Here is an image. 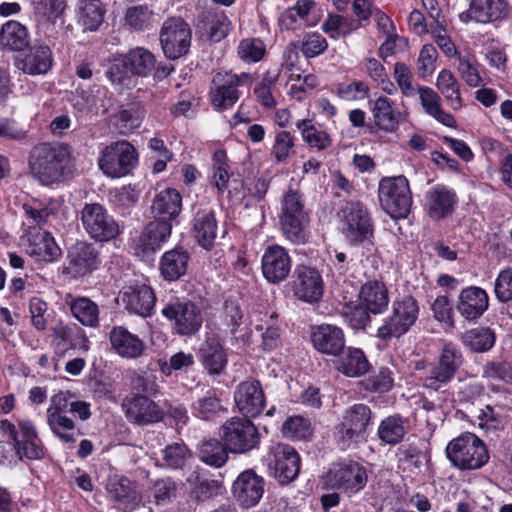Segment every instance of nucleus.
<instances>
[{
    "instance_id": "338daca9",
    "label": "nucleus",
    "mask_w": 512,
    "mask_h": 512,
    "mask_svg": "<svg viewBox=\"0 0 512 512\" xmlns=\"http://www.w3.org/2000/svg\"><path fill=\"white\" fill-rule=\"evenodd\" d=\"M457 70L461 78L471 87H478L482 83V78L475 65V62L465 56L458 55Z\"/></svg>"
},
{
    "instance_id": "c756f323",
    "label": "nucleus",
    "mask_w": 512,
    "mask_h": 512,
    "mask_svg": "<svg viewBox=\"0 0 512 512\" xmlns=\"http://www.w3.org/2000/svg\"><path fill=\"white\" fill-rule=\"evenodd\" d=\"M145 114L144 105L133 101L119 107L111 117L112 125L120 134L126 135L141 126Z\"/></svg>"
},
{
    "instance_id": "c9c22d12",
    "label": "nucleus",
    "mask_w": 512,
    "mask_h": 512,
    "mask_svg": "<svg viewBox=\"0 0 512 512\" xmlns=\"http://www.w3.org/2000/svg\"><path fill=\"white\" fill-rule=\"evenodd\" d=\"M193 235L205 249L214 245L217 236V220L212 210H201L194 218Z\"/></svg>"
},
{
    "instance_id": "49530a36",
    "label": "nucleus",
    "mask_w": 512,
    "mask_h": 512,
    "mask_svg": "<svg viewBox=\"0 0 512 512\" xmlns=\"http://www.w3.org/2000/svg\"><path fill=\"white\" fill-rule=\"evenodd\" d=\"M436 87L452 109L458 110L463 106L460 85L450 70L443 69L439 72Z\"/></svg>"
},
{
    "instance_id": "0eeeda50",
    "label": "nucleus",
    "mask_w": 512,
    "mask_h": 512,
    "mask_svg": "<svg viewBox=\"0 0 512 512\" xmlns=\"http://www.w3.org/2000/svg\"><path fill=\"white\" fill-rule=\"evenodd\" d=\"M419 314V306L412 296L405 295L392 304L391 315L378 329V337L389 340L407 333L415 324Z\"/></svg>"
},
{
    "instance_id": "1a4fd4ad",
    "label": "nucleus",
    "mask_w": 512,
    "mask_h": 512,
    "mask_svg": "<svg viewBox=\"0 0 512 512\" xmlns=\"http://www.w3.org/2000/svg\"><path fill=\"white\" fill-rule=\"evenodd\" d=\"M137 152L127 141H118L106 146L99 159L103 173L112 178L127 175L137 164Z\"/></svg>"
},
{
    "instance_id": "ea45409f",
    "label": "nucleus",
    "mask_w": 512,
    "mask_h": 512,
    "mask_svg": "<svg viewBox=\"0 0 512 512\" xmlns=\"http://www.w3.org/2000/svg\"><path fill=\"white\" fill-rule=\"evenodd\" d=\"M52 53L48 46L32 47L19 64V68L30 75L47 73L52 66Z\"/></svg>"
},
{
    "instance_id": "7c9ffc66",
    "label": "nucleus",
    "mask_w": 512,
    "mask_h": 512,
    "mask_svg": "<svg viewBox=\"0 0 512 512\" xmlns=\"http://www.w3.org/2000/svg\"><path fill=\"white\" fill-rule=\"evenodd\" d=\"M509 7L506 0H472L468 16L480 23H488L505 18Z\"/></svg>"
},
{
    "instance_id": "680f3d73",
    "label": "nucleus",
    "mask_w": 512,
    "mask_h": 512,
    "mask_svg": "<svg viewBox=\"0 0 512 512\" xmlns=\"http://www.w3.org/2000/svg\"><path fill=\"white\" fill-rule=\"evenodd\" d=\"M237 52L244 62L256 63L264 57L266 48L260 39L248 38L239 43Z\"/></svg>"
},
{
    "instance_id": "6ab92c4d",
    "label": "nucleus",
    "mask_w": 512,
    "mask_h": 512,
    "mask_svg": "<svg viewBox=\"0 0 512 512\" xmlns=\"http://www.w3.org/2000/svg\"><path fill=\"white\" fill-rule=\"evenodd\" d=\"M172 224L168 221H151L134 240L135 254L146 257L158 250L171 235Z\"/></svg>"
},
{
    "instance_id": "3c124183",
    "label": "nucleus",
    "mask_w": 512,
    "mask_h": 512,
    "mask_svg": "<svg viewBox=\"0 0 512 512\" xmlns=\"http://www.w3.org/2000/svg\"><path fill=\"white\" fill-rule=\"evenodd\" d=\"M303 140L311 147L319 151L326 150L332 145L331 136L322 130H318L311 120H299L296 123Z\"/></svg>"
},
{
    "instance_id": "39448f33",
    "label": "nucleus",
    "mask_w": 512,
    "mask_h": 512,
    "mask_svg": "<svg viewBox=\"0 0 512 512\" xmlns=\"http://www.w3.org/2000/svg\"><path fill=\"white\" fill-rule=\"evenodd\" d=\"M250 82L249 73L217 72L211 82L210 98L213 107L224 111L234 106L243 94V88Z\"/></svg>"
},
{
    "instance_id": "79ce46f5",
    "label": "nucleus",
    "mask_w": 512,
    "mask_h": 512,
    "mask_svg": "<svg viewBox=\"0 0 512 512\" xmlns=\"http://www.w3.org/2000/svg\"><path fill=\"white\" fill-rule=\"evenodd\" d=\"M416 93L419 94L421 105L428 115L445 126H455L454 117L441 108L440 97L432 88L419 86Z\"/></svg>"
},
{
    "instance_id": "c85d7f7f",
    "label": "nucleus",
    "mask_w": 512,
    "mask_h": 512,
    "mask_svg": "<svg viewBox=\"0 0 512 512\" xmlns=\"http://www.w3.org/2000/svg\"><path fill=\"white\" fill-rule=\"evenodd\" d=\"M182 197L176 189L157 193L152 201L151 213L155 220L172 222L181 212Z\"/></svg>"
},
{
    "instance_id": "4be33fe9",
    "label": "nucleus",
    "mask_w": 512,
    "mask_h": 512,
    "mask_svg": "<svg viewBox=\"0 0 512 512\" xmlns=\"http://www.w3.org/2000/svg\"><path fill=\"white\" fill-rule=\"evenodd\" d=\"M119 297L130 313L142 317L152 314L156 302L152 288L147 285L127 286L120 292Z\"/></svg>"
},
{
    "instance_id": "58836bf2",
    "label": "nucleus",
    "mask_w": 512,
    "mask_h": 512,
    "mask_svg": "<svg viewBox=\"0 0 512 512\" xmlns=\"http://www.w3.org/2000/svg\"><path fill=\"white\" fill-rule=\"evenodd\" d=\"M123 56L132 76L148 77L156 67L154 54L144 47L130 49Z\"/></svg>"
},
{
    "instance_id": "a19ab883",
    "label": "nucleus",
    "mask_w": 512,
    "mask_h": 512,
    "mask_svg": "<svg viewBox=\"0 0 512 512\" xmlns=\"http://www.w3.org/2000/svg\"><path fill=\"white\" fill-rule=\"evenodd\" d=\"M29 44L28 31L17 21L6 22L0 30V46L8 51H22Z\"/></svg>"
},
{
    "instance_id": "c03bdc74",
    "label": "nucleus",
    "mask_w": 512,
    "mask_h": 512,
    "mask_svg": "<svg viewBox=\"0 0 512 512\" xmlns=\"http://www.w3.org/2000/svg\"><path fill=\"white\" fill-rule=\"evenodd\" d=\"M372 114L375 125L386 132H393L399 125L400 113L393 108V103L386 97H378L373 105Z\"/></svg>"
},
{
    "instance_id": "aec40b11",
    "label": "nucleus",
    "mask_w": 512,
    "mask_h": 512,
    "mask_svg": "<svg viewBox=\"0 0 512 512\" xmlns=\"http://www.w3.org/2000/svg\"><path fill=\"white\" fill-rule=\"evenodd\" d=\"M264 277L270 283H280L287 278L291 270V259L286 250L277 244L268 246L261 260Z\"/></svg>"
},
{
    "instance_id": "69168bd1",
    "label": "nucleus",
    "mask_w": 512,
    "mask_h": 512,
    "mask_svg": "<svg viewBox=\"0 0 512 512\" xmlns=\"http://www.w3.org/2000/svg\"><path fill=\"white\" fill-rule=\"evenodd\" d=\"M437 56V50L432 44H425L422 47L417 60V72L419 77L426 78L434 72Z\"/></svg>"
},
{
    "instance_id": "052dcab7",
    "label": "nucleus",
    "mask_w": 512,
    "mask_h": 512,
    "mask_svg": "<svg viewBox=\"0 0 512 512\" xmlns=\"http://www.w3.org/2000/svg\"><path fill=\"white\" fill-rule=\"evenodd\" d=\"M369 310L359 303L345 304L341 315L353 329H364L370 322Z\"/></svg>"
},
{
    "instance_id": "a18cd8bd",
    "label": "nucleus",
    "mask_w": 512,
    "mask_h": 512,
    "mask_svg": "<svg viewBox=\"0 0 512 512\" xmlns=\"http://www.w3.org/2000/svg\"><path fill=\"white\" fill-rule=\"evenodd\" d=\"M337 370L348 377H359L369 370V363L362 350L349 347L339 359Z\"/></svg>"
},
{
    "instance_id": "4468645a",
    "label": "nucleus",
    "mask_w": 512,
    "mask_h": 512,
    "mask_svg": "<svg viewBox=\"0 0 512 512\" xmlns=\"http://www.w3.org/2000/svg\"><path fill=\"white\" fill-rule=\"evenodd\" d=\"M372 412L365 404H355L345 411L339 425V440L343 447L363 437L371 421Z\"/></svg>"
},
{
    "instance_id": "774afa93",
    "label": "nucleus",
    "mask_w": 512,
    "mask_h": 512,
    "mask_svg": "<svg viewBox=\"0 0 512 512\" xmlns=\"http://www.w3.org/2000/svg\"><path fill=\"white\" fill-rule=\"evenodd\" d=\"M496 298L500 302L512 300V268L502 270L496 278L494 285Z\"/></svg>"
},
{
    "instance_id": "603ef678",
    "label": "nucleus",
    "mask_w": 512,
    "mask_h": 512,
    "mask_svg": "<svg viewBox=\"0 0 512 512\" xmlns=\"http://www.w3.org/2000/svg\"><path fill=\"white\" fill-rule=\"evenodd\" d=\"M228 448L216 439L203 442L199 450L200 459L212 467H222L228 460Z\"/></svg>"
},
{
    "instance_id": "de8ad7c7",
    "label": "nucleus",
    "mask_w": 512,
    "mask_h": 512,
    "mask_svg": "<svg viewBox=\"0 0 512 512\" xmlns=\"http://www.w3.org/2000/svg\"><path fill=\"white\" fill-rule=\"evenodd\" d=\"M407 432V422L398 415L385 418L378 427L379 439L389 445L401 442Z\"/></svg>"
},
{
    "instance_id": "f3484780",
    "label": "nucleus",
    "mask_w": 512,
    "mask_h": 512,
    "mask_svg": "<svg viewBox=\"0 0 512 512\" xmlns=\"http://www.w3.org/2000/svg\"><path fill=\"white\" fill-rule=\"evenodd\" d=\"M235 404L245 417L258 416L265 407V396L258 380L241 382L234 393Z\"/></svg>"
},
{
    "instance_id": "ddd939ff",
    "label": "nucleus",
    "mask_w": 512,
    "mask_h": 512,
    "mask_svg": "<svg viewBox=\"0 0 512 512\" xmlns=\"http://www.w3.org/2000/svg\"><path fill=\"white\" fill-rule=\"evenodd\" d=\"M268 465L278 483L288 484L300 472V456L293 447L277 444L271 449Z\"/></svg>"
},
{
    "instance_id": "864d4df0",
    "label": "nucleus",
    "mask_w": 512,
    "mask_h": 512,
    "mask_svg": "<svg viewBox=\"0 0 512 512\" xmlns=\"http://www.w3.org/2000/svg\"><path fill=\"white\" fill-rule=\"evenodd\" d=\"M206 30L213 42H219L230 32L231 21L223 11H209L206 15Z\"/></svg>"
},
{
    "instance_id": "4c0bfd02",
    "label": "nucleus",
    "mask_w": 512,
    "mask_h": 512,
    "mask_svg": "<svg viewBox=\"0 0 512 512\" xmlns=\"http://www.w3.org/2000/svg\"><path fill=\"white\" fill-rule=\"evenodd\" d=\"M360 299L367 309L374 313H382L388 306L389 297L383 282L373 280L365 283L360 291Z\"/></svg>"
},
{
    "instance_id": "6e6d98bb",
    "label": "nucleus",
    "mask_w": 512,
    "mask_h": 512,
    "mask_svg": "<svg viewBox=\"0 0 512 512\" xmlns=\"http://www.w3.org/2000/svg\"><path fill=\"white\" fill-rule=\"evenodd\" d=\"M47 423L52 432L64 443H74L75 424L66 414L47 415Z\"/></svg>"
},
{
    "instance_id": "423d86ee",
    "label": "nucleus",
    "mask_w": 512,
    "mask_h": 512,
    "mask_svg": "<svg viewBox=\"0 0 512 512\" xmlns=\"http://www.w3.org/2000/svg\"><path fill=\"white\" fill-rule=\"evenodd\" d=\"M342 232L351 244L367 243L372 245L373 224L371 217L360 202H347L339 212Z\"/></svg>"
},
{
    "instance_id": "4d7b16f0",
    "label": "nucleus",
    "mask_w": 512,
    "mask_h": 512,
    "mask_svg": "<svg viewBox=\"0 0 512 512\" xmlns=\"http://www.w3.org/2000/svg\"><path fill=\"white\" fill-rule=\"evenodd\" d=\"M221 403L214 390H207L192 404L193 413L202 419H210L221 410Z\"/></svg>"
},
{
    "instance_id": "8fccbe9b",
    "label": "nucleus",
    "mask_w": 512,
    "mask_h": 512,
    "mask_svg": "<svg viewBox=\"0 0 512 512\" xmlns=\"http://www.w3.org/2000/svg\"><path fill=\"white\" fill-rule=\"evenodd\" d=\"M104 9L99 0L86 1L78 13V25L83 32L97 31L103 23Z\"/></svg>"
},
{
    "instance_id": "9b49d317",
    "label": "nucleus",
    "mask_w": 512,
    "mask_h": 512,
    "mask_svg": "<svg viewBox=\"0 0 512 512\" xmlns=\"http://www.w3.org/2000/svg\"><path fill=\"white\" fill-rule=\"evenodd\" d=\"M162 314L173 322L175 331L182 336L196 334L203 324V312L190 300H177L162 309Z\"/></svg>"
},
{
    "instance_id": "6e6552de",
    "label": "nucleus",
    "mask_w": 512,
    "mask_h": 512,
    "mask_svg": "<svg viewBox=\"0 0 512 512\" xmlns=\"http://www.w3.org/2000/svg\"><path fill=\"white\" fill-rule=\"evenodd\" d=\"M222 439L231 453L244 454L258 447L260 434L246 418L233 417L222 425Z\"/></svg>"
},
{
    "instance_id": "393cba45",
    "label": "nucleus",
    "mask_w": 512,
    "mask_h": 512,
    "mask_svg": "<svg viewBox=\"0 0 512 512\" xmlns=\"http://www.w3.org/2000/svg\"><path fill=\"white\" fill-rule=\"evenodd\" d=\"M457 203V196L452 189L437 184L426 193V209L428 216L436 221L450 216Z\"/></svg>"
},
{
    "instance_id": "e433bc0d",
    "label": "nucleus",
    "mask_w": 512,
    "mask_h": 512,
    "mask_svg": "<svg viewBox=\"0 0 512 512\" xmlns=\"http://www.w3.org/2000/svg\"><path fill=\"white\" fill-rule=\"evenodd\" d=\"M199 355L204 368L211 375H219L227 364V355L214 338H208L202 344Z\"/></svg>"
},
{
    "instance_id": "09e8293b",
    "label": "nucleus",
    "mask_w": 512,
    "mask_h": 512,
    "mask_svg": "<svg viewBox=\"0 0 512 512\" xmlns=\"http://www.w3.org/2000/svg\"><path fill=\"white\" fill-rule=\"evenodd\" d=\"M461 341L473 352H485L494 346L495 334L488 327L473 328L462 334Z\"/></svg>"
},
{
    "instance_id": "f257e3e1",
    "label": "nucleus",
    "mask_w": 512,
    "mask_h": 512,
    "mask_svg": "<svg viewBox=\"0 0 512 512\" xmlns=\"http://www.w3.org/2000/svg\"><path fill=\"white\" fill-rule=\"evenodd\" d=\"M28 167L33 178L41 184L59 183L72 173L71 150L64 143H39L29 152Z\"/></svg>"
},
{
    "instance_id": "2eb2a0df",
    "label": "nucleus",
    "mask_w": 512,
    "mask_h": 512,
    "mask_svg": "<svg viewBox=\"0 0 512 512\" xmlns=\"http://www.w3.org/2000/svg\"><path fill=\"white\" fill-rule=\"evenodd\" d=\"M327 480L332 486L349 494H355L362 490L367 481L366 469L357 462L339 464L327 474Z\"/></svg>"
},
{
    "instance_id": "f03ea898",
    "label": "nucleus",
    "mask_w": 512,
    "mask_h": 512,
    "mask_svg": "<svg viewBox=\"0 0 512 512\" xmlns=\"http://www.w3.org/2000/svg\"><path fill=\"white\" fill-rule=\"evenodd\" d=\"M446 456L460 470H476L485 465L489 454L483 441L473 433H463L446 447Z\"/></svg>"
},
{
    "instance_id": "7ed1b4c3",
    "label": "nucleus",
    "mask_w": 512,
    "mask_h": 512,
    "mask_svg": "<svg viewBox=\"0 0 512 512\" xmlns=\"http://www.w3.org/2000/svg\"><path fill=\"white\" fill-rule=\"evenodd\" d=\"M379 201L392 218H405L412 205L408 180L404 176L384 178L379 183Z\"/></svg>"
},
{
    "instance_id": "a878e982",
    "label": "nucleus",
    "mask_w": 512,
    "mask_h": 512,
    "mask_svg": "<svg viewBox=\"0 0 512 512\" xmlns=\"http://www.w3.org/2000/svg\"><path fill=\"white\" fill-rule=\"evenodd\" d=\"M311 340L314 348L322 354L338 356L345 347V336L341 328L323 324L313 328Z\"/></svg>"
},
{
    "instance_id": "0e129e2a",
    "label": "nucleus",
    "mask_w": 512,
    "mask_h": 512,
    "mask_svg": "<svg viewBox=\"0 0 512 512\" xmlns=\"http://www.w3.org/2000/svg\"><path fill=\"white\" fill-rule=\"evenodd\" d=\"M282 432L287 438L302 440L311 435V428L305 418L294 416L284 422Z\"/></svg>"
},
{
    "instance_id": "9d476101",
    "label": "nucleus",
    "mask_w": 512,
    "mask_h": 512,
    "mask_svg": "<svg viewBox=\"0 0 512 512\" xmlns=\"http://www.w3.org/2000/svg\"><path fill=\"white\" fill-rule=\"evenodd\" d=\"M81 222L87 234L99 242L110 241L120 232L117 222L98 203L85 204L81 211Z\"/></svg>"
},
{
    "instance_id": "bf43d9fd",
    "label": "nucleus",
    "mask_w": 512,
    "mask_h": 512,
    "mask_svg": "<svg viewBox=\"0 0 512 512\" xmlns=\"http://www.w3.org/2000/svg\"><path fill=\"white\" fill-rule=\"evenodd\" d=\"M455 376L440 364L431 365L423 378V386L432 391H440L452 381Z\"/></svg>"
},
{
    "instance_id": "2f4dec72",
    "label": "nucleus",
    "mask_w": 512,
    "mask_h": 512,
    "mask_svg": "<svg viewBox=\"0 0 512 512\" xmlns=\"http://www.w3.org/2000/svg\"><path fill=\"white\" fill-rule=\"evenodd\" d=\"M107 491L109 496L117 503V507L124 512H131L140 502L133 484L127 478H110Z\"/></svg>"
},
{
    "instance_id": "20e7f679",
    "label": "nucleus",
    "mask_w": 512,
    "mask_h": 512,
    "mask_svg": "<svg viewBox=\"0 0 512 512\" xmlns=\"http://www.w3.org/2000/svg\"><path fill=\"white\" fill-rule=\"evenodd\" d=\"M308 214L304 207L302 195L289 189L282 200L280 224L286 238L292 243H303L306 239L305 224Z\"/></svg>"
},
{
    "instance_id": "f704fd0d",
    "label": "nucleus",
    "mask_w": 512,
    "mask_h": 512,
    "mask_svg": "<svg viewBox=\"0 0 512 512\" xmlns=\"http://www.w3.org/2000/svg\"><path fill=\"white\" fill-rule=\"evenodd\" d=\"M189 254L183 248H175L164 253L160 261L162 276L169 281H175L186 274Z\"/></svg>"
},
{
    "instance_id": "72a5a7b5",
    "label": "nucleus",
    "mask_w": 512,
    "mask_h": 512,
    "mask_svg": "<svg viewBox=\"0 0 512 512\" xmlns=\"http://www.w3.org/2000/svg\"><path fill=\"white\" fill-rule=\"evenodd\" d=\"M65 304L73 317L82 325L87 327L98 326L99 308L95 302L87 297H73L68 294L65 298Z\"/></svg>"
},
{
    "instance_id": "dca6fc26",
    "label": "nucleus",
    "mask_w": 512,
    "mask_h": 512,
    "mask_svg": "<svg viewBox=\"0 0 512 512\" xmlns=\"http://www.w3.org/2000/svg\"><path fill=\"white\" fill-rule=\"evenodd\" d=\"M21 239L29 255L40 261L51 262L61 255L52 235L42 228L27 227Z\"/></svg>"
},
{
    "instance_id": "bb28decb",
    "label": "nucleus",
    "mask_w": 512,
    "mask_h": 512,
    "mask_svg": "<svg viewBox=\"0 0 512 512\" xmlns=\"http://www.w3.org/2000/svg\"><path fill=\"white\" fill-rule=\"evenodd\" d=\"M68 260V273L83 276L97 267L98 252L93 245L78 242L69 250Z\"/></svg>"
},
{
    "instance_id": "5fc2aeb1",
    "label": "nucleus",
    "mask_w": 512,
    "mask_h": 512,
    "mask_svg": "<svg viewBox=\"0 0 512 512\" xmlns=\"http://www.w3.org/2000/svg\"><path fill=\"white\" fill-rule=\"evenodd\" d=\"M190 458L191 452L184 443H173L162 450L161 466L183 469Z\"/></svg>"
},
{
    "instance_id": "5701e85b",
    "label": "nucleus",
    "mask_w": 512,
    "mask_h": 512,
    "mask_svg": "<svg viewBox=\"0 0 512 512\" xmlns=\"http://www.w3.org/2000/svg\"><path fill=\"white\" fill-rule=\"evenodd\" d=\"M488 307V294L478 286H469L462 289L456 304L457 311L467 321L477 320Z\"/></svg>"
},
{
    "instance_id": "cd10ccee",
    "label": "nucleus",
    "mask_w": 512,
    "mask_h": 512,
    "mask_svg": "<svg viewBox=\"0 0 512 512\" xmlns=\"http://www.w3.org/2000/svg\"><path fill=\"white\" fill-rule=\"evenodd\" d=\"M109 339L112 348L123 358L135 359L142 356L145 351L144 342L123 326L113 327Z\"/></svg>"
},
{
    "instance_id": "f8f14e48",
    "label": "nucleus",
    "mask_w": 512,
    "mask_h": 512,
    "mask_svg": "<svg viewBox=\"0 0 512 512\" xmlns=\"http://www.w3.org/2000/svg\"><path fill=\"white\" fill-rule=\"evenodd\" d=\"M160 43L169 59H178L185 55L191 44V29L181 18L167 19L160 31Z\"/></svg>"
},
{
    "instance_id": "473e14b6",
    "label": "nucleus",
    "mask_w": 512,
    "mask_h": 512,
    "mask_svg": "<svg viewBox=\"0 0 512 512\" xmlns=\"http://www.w3.org/2000/svg\"><path fill=\"white\" fill-rule=\"evenodd\" d=\"M224 325L231 336L242 344H246L250 338V329L247 319L240 306L233 301H226L223 312Z\"/></svg>"
},
{
    "instance_id": "37998d69",
    "label": "nucleus",
    "mask_w": 512,
    "mask_h": 512,
    "mask_svg": "<svg viewBox=\"0 0 512 512\" xmlns=\"http://www.w3.org/2000/svg\"><path fill=\"white\" fill-rule=\"evenodd\" d=\"M23 211L28 227H39L47 224L50 217L57 214L58 203L55 201L43 202L32 199L23 204Z\"/></svg>"
},
{
    "instance_id": "e2e57ef3",
    "label": "nucleus",
    "mask_w": 512,
    "mask_h": 512,
    "mask_svg": "<svg viewBox=\"0 0 512 512\" xmlns=\"http://www.w3.org/2000/svg\"><path fill=\"white\" fill-rule=\"evenodd\" d=\"M463 363L461 351L453 343H445L442 347L438 364L451 372L454 376Z\"/></svg>"
},
{
    "instance_id": "b1692460",
    "label": "nucleus",
    "mask_w": 512,
    "mask_h": 512,
    "mask_svg": "<svg viewBox=\"0 0 512 512\" xmlns=\"http://www.w3.org/2000/svg\"><path fill=\"white\" fill-rule=\"evenodd\" d=\"M294 294L301 300L313 303L323 295V281L319 272L308 266H298L295 270Z\"/></svg>"
},
{
    "instance_id": "a211bd4d",
    "label": "nucleus",
    "mask_w": 512,
    "mask_h": 512,
    "mask_svg": "<svg viewBox=\"0 0 512 512\" xmlns=\"http://www.w3.org/2000/svg\"><path fill=\"white\" fill-rule=\"evenodd\" d=\"M264 486L265 481L261 476L253 470H245L233 483V496L242 507L250 508L262 498Z\"/></svg>"
},
{
    "instance_id": "13d9d810",
    "label": "nucleus",
    "mask_w": 512,
    "mask_h": 512,
    "mask_svg": "<svg viewBox=\"0 0 512 512\" xmlns=\"http://www.w3.org/2000/svg\"><path fill=\"white\" fill-rule=\"evenodd\" d=\"M106 75L115 87H128L131 83V73L123 55L109 62Z\"/></svg>"
},
{
    "instance_id": "412c9836",
    "label": "nucleus",
    "mask_w": 512,
    "mask_h": 512,
    "mask_svg": "<svg viewBox=\"0 0 512 512\" xmlns=\"http://www.w3.org/2000/svg\"><path fill=\"white\" fill-rule=\"evenodd\" d=\"M122 408L127 419L139 425L158 422L163 416L158 405L142 394L126 397L123 400Z\"/></svg>"
}]
</instances>
